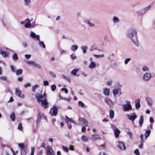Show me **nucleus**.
Here are the masks:
<instances>
[{"label":"nucleus","instance_id":"nucleus-56","mask_svg":"<svg viewBox=\"0 0 155 155\" xmlns=\"http://www.w3.org/2000/svg\"><path fill=\"white\" fill-rule=\"evenodd\" d=\"M44 85L45 86H47L48 85L49 82L48 81H44Z\"/></svg>","mask_w":155,"mask_h":155},{"label":"nucleus","instance_id":"nucleus-9","mask_svg":"<svg viewBox=\"0 0 155 155\" xmlns=\"http://www.w3.org/2000/svg\"><path fill=\"white\" fill-rule=\"evenodd\" d=\"M91 139L94 141H95L97 140H101V138L99 135L94 134L91 136Z\"/></svg>","mask_w":155,"mask_h":155},{"label":"nucleus","instance_id":"nucleus-52","mask_svg":"<svg viewBox=\"0 0 155 155\" xmlns=\"http://www.w3.org/2000/svg\"><path fill=\"white\" fill-rule=\"evenodd\" d=\"M56 87L54 84L52 85L51 86V89L52 91H54L55 90Z\"/></svg>","mask_w":155,"mask_h":155},{"label":"nucleus","instance_id":"nucleus-36","mask_svg":"<svg viewBox=\"0 0 155 155\" xmlns=\"http://www.w3.org/2000/svg\"><path fill=\"white\" fill-rule=\"evenodd\" d=\"M81 49L83 52L85 53L86 52L87 50V47L86 46H83L81 47Z\"/></svg>","mask_w":155,"mask_h":155},{"label":"nucleus","instance_id":"nucleus-40","mask_svg":"<svg viewBox=\"0 0 155 155\" xmlns=\"http://www.w3.org/2000/svg\"><path fill=\"white\" fill-rule=\"evenodd\" d=\"M82 140L85 142H86L88 141V139L85 136H83L82 137Z\"/></svg>","mask_w":155,"mask_h":155},{"label":"nucleus","instance_id":"nucleus-39","mask_svg":"<svg viewBox=\"0 0 155 155\" xmlns=\"http://www.w3.org/2000/svg\"><path fill=\"white\" fill-rule=\"evenodd\" d=\"M118 89H114L113 91V93L114 95H116L118 94L119 91Z\"/></svg>","mask_w":155,"mask_h":155},{"label":"nucleus","instance_id":"nucleus-3","mask_svg":"<svg viewBox=\"0 0 155 155\" xmlns=\"http://www.w3.org/2000/svg\"><path fill=\"white\" fill-rule=\"evenodd\" d=\"M127 104L122 105V108L124 111L128 112L132 109L130 102L129 101H126Z\"/></svg>","mask_w":155,"mask_h":155},{"label":"nucleus","instance_id":"nucleus-53","mask_svg":"<svg viewBox=\"0 0 155 155\" xmlns=\"http://www.w3.org/2000/svg\"><path fill=\"white\" fill-rule=\"evenodd\" d=\"M35 148L32 147L31 148V155H34L35 152Z\"/></svg>","mask_w":155,"mask_h":155},{"label":"nucleus","instance_id":"nucleus-63","mask_svg":"<svg viewBox=\"0 0 155 155\" xmlns=\"http://www.w3.org/2000/svg\"><path fill=\"white\" fill-rule=\"evenodd\" d=\"M74 146L73 145H70L69 147V149L70 150H74Z\"/></svg>","mask_w":155,"mask_h":155},{"label":"nucleus","instance_id":"nucleus-48","mask_svg":"<svg viewBox=\"0 0 155 155\" xmlns=\"http://www.w3.org/2000/svg\"><path fill=\"white\" fill-rule=\"evenodd\" d=\"M112 83V80H110L108 81L107 83L106 84L107 86H110Z\"/></svg>","mask_w":155,"mask_h":155},{"label":"nucleus","instance_id":"nucleus-16","mask_svg":"<svg viewBox=\"0 0 155 155\" xmlns=\"http://www.w3.org/2000/svg\"><path fill=\"white\" fill-rule=\"evenodd\" d=\"M146 101L147 102L148 105L149 106H151L152 105V100L151 98L147 97L146 98Z\"/></svg>","mask_w":155,"mask_h":155},{"label":"nucleus","instance_id":"nucleus-62","mask_svg":"<svg viewBox=\"0 0 155 155\" xmlns=\"http://www.w3.org/2000/svg\"><path fill=\"white\" fill-rule=\"evenodd\" d=\"M31 54H26L25 55V57L28 59H29L31 57Z\"/></svg>","mask_w":155,"mask_h":155},{"label":"nucleus","instance_id":"nucleus-7","mask_svg":"<svg viewBox=\"0 0 155 155\" xmlns=\"http://www.w3.org/2000/svg\"><path fill=\"white\" fill-rule=\"evenodd\" d=\"M58 108L54 106L53 108H52L49 113L50 114L51 116H55L57 114Z\"/></svg>","mask_w":155,"mask_h":155},{"label":"nucleus","instance_id":"nucleus-25","mask_svg":"<svg viewBox=\"0 0 155 155\" xmlns=\"http://www.w3.org/2000/svg\"><path fill=\"white\" fill-rule=\"evenodd\" d=\"M32 65L37 67L38 69H41V66L39 64H37L34 61L33 62L32 64Z\"/></svg>","mask_w":155,"mask_h":155},{"label":"nucleus","instance_id":"nucleus-24","mask_svg":"<svg viewBox=\"0 0 155 155\" xmlns=\"http://www.w3.org/2000/svg\"><path fill=\"white\" fill-rule=\"evenodd\" d=\"M137 12L139 15L141 16L145 13V11H144V10L142 9L140 10L137 11Z\"/></svg>","mask_w":155,"mask_h":155},{"label":"nucleus","instance_id":"nucleus-54","mask_svg":"<svg viewBox=\"0 0 155 155\" xmlns=\"http://www.w3.org/2000/svg\"><path fill=\"white\" fill-rule=\"evenodd\" d=\"M66 119H68L69 121L75 123L74 122V121L72 119L69 118L68 117H67L66 116Z\"/></svg>","mask_w":155,"mask_h":155},{"label":"nucleus","instance_id":"nucleus-19","mask_svg":"<svg viewBox=\"0 0 155 155\" xmlns=\"http://www.w3.org/2000/svg\"><path fill=\"white\" fill-rule=\"evenodd\" d=\"M19 148L21 149V150L27 149V146L25 145L23 143H18V144Z\"/></svg>","mask_w":155,"mask_h":155},{"label":"nucleus","instance_id":"nucleus-59","mask_svg":"<svg viewBox=\"0 0 155 155\" xmlns=\"http://www.w3.org/2000/svg\"><path fill=\"white\" fill-rule=\"evenodd\" d=\"M143 143V141H140V145H139V148H142Z\"/></svg>","mask_w":155,"mask_h":155},{"label":"nucleus","instance_id":"nucleus-37","mask_svg":"<svg viewBox=\"0 0 155 155\" xmlns=\"http://www.w3.org/2000/svg\"><path fill=\"white\" fill-rule=\"evenodd\" d=\"M27 152V148L21 150V155H26Z\"/></svg>","mask_w":155,"mask_h":155},{"label":"nucleus","instance_id":"nucleus-15","mask_svg":"<svg viewBox=\"0 0 155 155\" xmlns=\"http://www.w3.org/2000/svg\"><path fill=\"white\" fill-rule=\"evenodd\" d=\"M33 38H36V39L39 41H40V36L39 35H36L35 33L31 31L30 35Z\"/></svg>","mask_w":155,"mask_h":155},{"label":"nucleus","instance_id":"nucleus-8","mask_svg":"<svg viewBox=\"0 0 155 155\" xmlns=\"http://www.w3.org/2000/svg\"><path fill=\"white\" fill-rule=\"evenodd\" d=\"M41 118L45 119L46 117L44 115L43 113L39 112L38 114V118L36 121L37 124H39L41 121L40 119Z\"/></svg>","mask_w":155,"mask_h":155},{"label":"nucleus","instance_id":"nucleus-11","mask_svg":"<svg viewBox=\"0 0 155 155\" xmlns=\"http://www.w3.org/2000/svg\"><path fill=\"white\" fill-rule=\"evenodd\" d=\"M105 101L106 103L110 106H113L114 104V103L108 98H105Z\"/></svg>","mask_w":155,"mask_h":155},{"label":"nucleus","instance_id":"nucleus-12","mask_svg":"<svg viewBox=\"0 0 155 155\" xmlns=\"http://www.w3.org/2000/svg\"><path fill=\"white\" fill-rule=\"evenodd\" d=\"M27 22L25 25V27L26 28H28L30 27L31 28H34V26L32 25V24H30L31 21L29 19H27L26 20Z\"/></svg>","mask_w":155,"mask_h":155},{"label":"nucleus","instance_id":"nucleus-31","mask_svg":"<svg viewBox=\"0 0 155 155\" xmlns=\"http://www.w3.org/2000/svg\"><path fill=\"white\" fill-rule=\"evenodd\" d=\"M78 105L79 107H81L83 108H85L86 107L85 105L81 101H79L78 102Z\"/></svg>","mask_w":155,"mask_h":155},{"label":"nucleus","instance_id":"nucleus-5","mask_svg":"<svg viewBox=\"0 0 155 155\" xmlns=\"http://www.w3.org/2000/svg\"><path fill=\"white\" fill-rule=\"evenodd\" d=\"M78 122L82 126H86L87 125L88 122L85 119L80 117L78 119Z\"/></svg>","mask_w":155,"mask_h":155},{"label":"nucleus","instance_id":"nucleus-41","mask_svg":"<svg viewBox=\"0 0 155 155\" xmlns=\"http://www.w3.org/2000/svg\"><path fill=\"white\" fill-rule=\"evenodd\" d=\"M39 87V85H37V84H36L34 86H33L32 87V91L33 92H34L35 91V90L38 88Z\"/></svg>","mask_w":155,"mask_h":155},{"label":"nucleus","instance_id":"nucleus-46","mask_svg":"<svg viewBox=\"0 0 155 155\" xmlns=\"http://www.w3.org/2000/svg\"><path fill=\"white\" fill-rule=\"evenodd\" d=\"M10 68H11V71L12 72H15L16 68L14 66L12 65H11L10 66Z\"/></svg>","mask_w":155,"mask_h":155},{"label":"nucleus","instance_id":"nucleus-28","mask_svg":"<svg viewBox=\"0 0 155 155\" xmlns=\"http://www.w3.org/2000/svg\"><path fill=\"white\" fill-rule=\"evenodd\" d=\"M113 21L114 23H118L120 20L119 19L116 17H114L113 18Z\"/></svg>","mask_w":155,"mask_h":155},{"label":"nucleus","instance_id":"nucleus-14","mask_svg":"<svg viewBox=\"0 0 155 155\" xmlns=\"http://www.w3.org/2000/svg\"><path fill=\"white\" fill-rule=\"evenodd\" d=\"M118 144H119L118 145V147L121 150H126V148L123 143L119 141H118Z\"/></svg>","mask_w":155,"mask_h":155},{"label":"nucleus","instance_id":"nucleus-1","mask_svg":"<svg viewBox=\"0 0 155 155\" xmlns=\"http://www.w3.org/2000/svg\"><path fill=\"white\" fill-rule=\"evenodd\" d=\"M126 35L134 45L137 46H139L137 31L136 29L133 28L129 29L127 31Z\"/></svg>","mask_w":155,"mask_h":155},{"label":"nucleus","instance_id":"nucleus-23","mask_svg":"<svg viewBox=\"0 0 155 155\" xmlns=\"http://www.w3.org/2000/svg\"><path fill=\"white\" fill-rule=\"evenodd\" d=\"M142 71L143 72H149L150 71V68L146 66H144L142 68Z\"/></svg>","mask_w":155,"mask_h":155},{"label":"nucleus","instance_id":"nucleus-47","mask_svg":"<svg viewBox=\"0 0 155 155\" xmlns=\"http://www.w3.org/2000/svg\"><path fill=\"white\" fill-rule=\"evenodd\" d=\"M22 45L24 48H26L28 47V44L26 42H23L22 43Z\"/></svg>","mask_w":155,"mask_h":155},{"label":"nucleus","instance_id":"nucleus-60","mask_svg":"<svg viewBox=\"0 0 155 155\" xmlns=\"http://www.w3.org/2000/svg\"><path fill=\"white\" fill-rule=\"evenodd\" d=\"M22 124H21V123H19L18 124V129L19 130H21L22 129Z\"/></svg>","mask_w":155,"mask_h":155},{"label":"nucleus","instance_id":"nucleus-30","mask_svg":"<svg viewBox=\"0 0 155 155\" xmlns=\"http://www.w3.org/2000/svg\"><path fill=\"white\" fill-rule=\"evenodd\" d=\"M143 116H141L140 117V120L139 122V124L140 126H141L143 124Z\"/></svg>","mask_w":155,"mask_h":155},{"label":"nucleus","instance_id":"nucleus-58","mask_svg":"<svg viewBox=\"0 0 155 155\" xmlns=\"http://www.w3.org/2000/svg\"><path fill=\"white\" fill-rule=\"evenodd\" d=\"M128 134L130 137V138H132L133 137V134L131 132L129 131L128 132Z\"/></svg>","mask_w":155,"mask_h":155},{"label":"nucleus","instance_id":"nucleus-29","mask_svg":"<svg viewBox=\"0 0 155 155\" xmlns=\"http://www.w3.org/2000/svg\"><path fill=\"white\" fill-rule=\"evenodd\" d=\"M12 58L14 61H17L18 59L17 54L16 53L14 54L12 56Z\"/></svg>","mask_w":155,"mask_h":155},{"label":"nucleus","instance_id":"nucleus-34","mask_svg":"<svg viewBox=\"0 0 155 155\" xmlns=\"http://www.w3.org/2000/svg\"><path fill=\"white\" fill-rule=\"evenodd\" d=\"M96 64L94 62H91L89 65V68H94L96 66Z\"/></svg>","mask_w":155,"mask_h":155},{"label":"nucleus","instance_id":"nucleus-6","mask_svg":"<svg viewBox=\"0 0 155 155\" xmlns=\"http://www.w3.org/2000/svg\"><path fill=\"white\" fill-rule=\"evenodd\" d=\"M15 94L16 95L21 98H23L24 97V95L21 93V91L18 88H15Z\"/></svg>","mask_w":155,"mask_h":155},{"label":"nucleus","instance_id":"nucleus-33","mask_svg":"<svg viewBox=\"0 0 155 155\" xmlns=\"http://www.w3.org/2000/svg\"><path fill=\"white\" fill-rule=\"evenodd\" d=\"M85 22L88 24L89 26L91 27H93L94 26V25L89 20H86L85 21Z\"/></svg>","mask_w":155,"mask_h":155},{"label":"nucleus","instance_id":"nucleus-43","mask_svg":"<svg viewBox=\"0 0 155 155\" xmlns=\"http://www.w3.org/2000/svg\"><path fill=\"white\" fill-rule=\"evenodd\" d=\"M22 69H20L17 71L16 72V74L17 75L21 74H22Z\"/></svg>","mask_w":155,"mask_h":155},{"label":"nucleus","instance_id":"nucleus-22","mask_svg":"<svg viewBox=\"0 0 155 155\" xmlns=\"http://www.w3.org/2000/svg\"><path fill=\"white\" fill-rule=\"evenodd\" d=\"M114 111L112 110H110L109 111V117L111 119L114 118Z\"/></svg>","mask_w":155,"mask_h":155},{"label":"nucleus","instance_id":"nucleus-38","mask_svg":"<svg viewBox=\"0 0 155 155\" xmlns=\"http://www.w3.org/2000/svg\"><path fill=\"white\" fill-rule=\"evenodd\" d=\"M10 118L13 121H15V115L14 113L13 112L10 116Z\"/></svg>","mask_w":155,"mask_h":155},{"label":"nucleus","instance_id":"nucleus-42","mask_svg":"<svg viewBox=\"0 0 155 155\" xmlns=\"http://www.w3.org/2000/svg\"><path fill=\"white\" fill-rule=\"evenodd\" d=\"M131 60V58H126L124 61V63L125 64H128V63L129 62V61Z\"/></svg>","mask_w":155,"mask_h":155},{"label":"nucleus","instance_id":"nucleus-2","mask_svg":"<svg viewBox=\"0 0 155 155\" xmlns=\"http://www.w3.org/2000/svg\"><path fill=\"white\" fill-rule=\"evenodd\" d=\"M35 98L38 103L41 102V105L44 108L48 107V103L46 99V94L45 92L43 94H37L35 95Z\"/></svg>","mask_w":155,"mask_h":155},{"label":"nucleus","instance_id":"nucleus-51","mask_svg":"<svg viewBox=\"0 0 155 155\" xmlns=\"http://www.w3.org/2000/svg\"><path fill=\"white\" fill-rule=\"evenodd\" d=\"M134 153L136 154V155H140V152L139 151V150L138 149H136L134 151Z\"/></svg>","mask_w":155,"mask_h":155},{"label":"nucleus","instance_id":"nucleus-27","mask_svg":"<svg viewBox=\"0 0 155 155\" xmlns=\"http://www.w3.org/2000/svg\"><path fill=\"white\" fill-rule=\"evenodd\" d=\"M137 101L136 103L135 104V107L137 109H139L140 106V100L139 99H138L137 100Z\"/></svg>","mask_w":155,"mask_h":155},{"label":"nucleus","instance_id":"nucleus-64","mask_svg":"<svg viewBox=\"0 0 155 155\" xmlns=\"http://www.w3.org/2000/svg\"><path fill=\"white\" fill-rule=\"evenodd\" d=\"M33 62L34 61H27V62L28 64H29L30 65H32V64Z\"/></svg>","mask_w":155,"mask_h":155},{"label":"nucleus","instance_id":"nucleus-4","mask_svg":"<svg viewBox=\"0 0 155 155\" xmlns=\"http://www.w3.org/2000/svg\"><path fill=\"white\" fill-rule=\"evenodd\" d=\"M152 78L151 74L149 72H147L143 75L142 79L144 81H147L150 80Z\"/></svg>","mask_w":155,"mask_h":155},{"label":"nucleus","instance_id":"nucleus-57","mask_svg":"<svg viewBox=\"0 0 155 155\" xmlns=\"http://www.w3.org/2000/svg\"><path fill=\"white\" fill-rule=\"evenodd\" d=\"M150 6H148L147 7H146L143 10H144V11H145V12L148 11L150 8Z\"/></svg>","mask_w":155,"mask_h":155},{"label":"nucleus","instance_id":"nucleus-50","mask_svg":"<svg viewBox=\"0 0 155 155\" xmlns=\"http://www.w3.org/2000/svg\"><path fill=\"white\" fill-rule=\"evenodd\" d=\"M62 148L64 151L66 152H68V148L67 147L63 146L62 147Z\"/></svg>","mask_w":155,"mask_h":155},{"label":"nucleus","instance_id":"nucleus-55","mask_svg":"<svg viewBox=\"0 0 155 155\" xmlns=\"http://www.w3.org/2000/svg\"><path fill=\"white\" fill-rule=\"evenodd\" d=\"M61 91H65V93L67 94L68 93V90L66 88H62L61 89Z\"/></svg>","mask_w":155,"mask_h":155},{"label":"nucleus","instance_id":"nucleus-49","mask_svg":"<svg viewBox=\"0 0 155 155\" xmlns=\"http://www.w3.org/2000/svg\"><path fill=\"white\" fill-rule=\"evenodd\" d=\"M0 79L2 81H6L7 80V78L6 77L4 76H2L0 77Z\"/></svg>","mask_w":155,"mask_h":155},{"label":"nucleus","instance_id":"nucleus-35","mask_svg":"<svg viewBox=\"0 0 155 155\" xmlns=\"http://www.w3.org/2000/svg\"><path fill=\"white\" fill-rule=\"evenodd\" d=\"M78 47L76 45H72L71 47V49L72 51H75L78 48Z\"/></svg>","mask_w":155,"mask_h":155},{"label":"nucleus","instance_id":"nucleus-45","mask_svg":"<svg viewBox=\"0 0 155 155\" xmlns=\"http://www.w3.org/2000/svg\"><path fill=\"white\" fill-rule=\"evenodd\" d=\"M50 74L53 78H56V75L55 73L52 71H50L49 72Z\"/></svg>","mask_w":155,"mask_h":155},{"label":"nucleus","instance_id":"nucleus-21","mask_svg":"<svg viewBox=\"0 0 155 155\" xmlns=\"http://www.w3.org/2000/svg\"><path fill=\"white\" fill-rule=\"evenodd\" d=\"M150 132L151 131L150 130H146L144 134V136L145 137V140H146L149 136Z\"/></svg>","mask_w":155,"mask_h":155},{"label":"nucleus","instance_id":"nucleus-32","mask_svg":"<svg viewBox=\"0 0 155 155\" xmlns=\"http://www.w3.org/2000/svg\"><path fill=\"white\" fill-rule=\"evenodd\" d=\"M25 5L28 6L29 5L31 2V0H23Z\"/></svg>","mask_w":155,"mask_h":155},{"label":"nucleus","instance_id":"nucleus-18","mask_svg":"<svg viewBox=\"0 0 155 155\" xmlns=\"http://www.w3.org/2000/svg\"><path fill=\"white\" fill-rule=\"evenodd\" d=\"M104 94L106 96H108L109 95L110 91L107 88H104L103 90Z\"/></svg>","mask_w":155,"mask_h":155},{"label":"nucleus","instance_id":"nucleus-44","mask_svg":"<svg viewBox=\"0 0 155 155\" xmlns=\"http://www.w3.org/2000/svg\"><path fill=\"white\" fill-rule=\"evenodd\" d=\"M39 45L40 46L44 48H46L44 44V42L42 41H40L39 43Z\"/></svg>","mask_w":155,"mask_h":155},{"label":"nucleus","instance_id":"nucleus-13","mask_svg":"<svg viewBox=\"0 0 155 155\" xmlns=\"http://www.w3.org/2000/svg\"><path fill=\"white\" fill-rule=\"evenodd\" d=\"M128 119L131 120L133 123L134 122V120L137 117V116L136 115L135 113H134V114L131 116L128 115H127Z\"/></svg>","mask_w":155,"mask_h":155},{"label":"nucleus","instance_id":"nucleus-61","mask_svg":"<svg viewBox=\"0 0 155 155\" xmlns=\"http://www.w3.org/2000/svg\"><path fill=\"white\" fill-rule=\"evenodd\" d=\"M31 86V84L30 83H27L26 84L24 85V86L25 88H26L27 87H29Z\"/></svg>","mask_w":155,"mask_h":155},{"label":"nucleus","instance_id":"nucleus-20","mask_svg":"<svg viewBox=\"0 0 155 155\" xmlns=\"http://www.w3.org/2000/svg\"><path fill=\"white\" fill-rule=\"evenodd\" d=\"M0 53L1 54L3 55L4 57H5L7 56L8 55V53L6 51H3L1 49L0 50Z\"/></svg>","mask_w":155,"mask_h":155},{"label":"nucleus","instance_id":"nucleus-17","mask_svg":"<svg viewBox=\"0 0 155 155\" xmlns=\"http://www.w3.org/2000/svg\"><path fill=\"white\" fill-rule=\"evenodd\" d=\"M120 133V131L117 128H115L114 130V134L116 138H117Z\"/></svg>","mask_w":155,"mask_h":155},{"label":"nucleus","instance_id":"nucleus-10","mask_svg":"<svg viewBox=\"0 0 155 155\" xmlns=\"http://www.w3.org/2000/svg\"><path fill=\"white\" fill-rule=\"evenodd\" d=\"M46 154H54L52 148L50 146H48L46 148Z\"/></svg>","mask_w":155,"mask_h":155},{"label":"nucleus","instance_id":"nucleus-26","mask_svg":"<svg viewBox=\"0 0 155 155\" xmlns=\"http://www.w3.org/2000/svg\"><path fill=\"white\" fill-rule=\"evenodd\" d=\"M79 69L78 68H76L73 70L71 72V73L72 74L74 75H76L77 73L79 71Z\"/></svg>","mask_w":155,"mask_h":155}]
</instances>
